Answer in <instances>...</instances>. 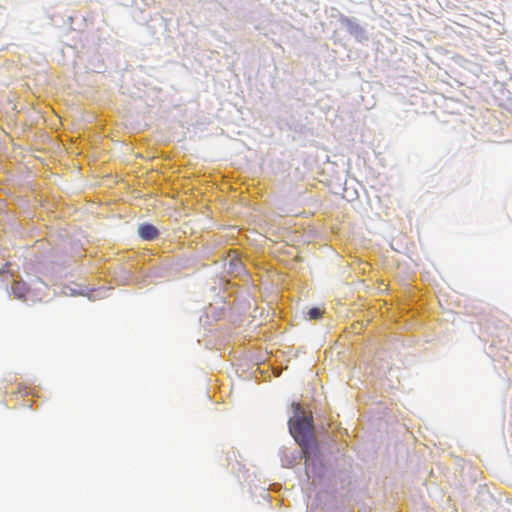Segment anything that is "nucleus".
<instances>
[{
  "label": "nucleus",
  "instance_id": "1",
  "mask_svg": "<svg viewBox=\"0 0 512 512\" xmlns=\"http://www.w3.org/2000/svg\"><path fill=\"white\" fill-rule=\"evenodd\" d=\"M293 407L296 418L289 421L290 433L301 447L305 465L308 467L309 462L318 452V445L313 434L312 417L300 415L303 413V409L299 403H293Z\"/></svg>",
  "mask_w": 512,
  "mask_h": 512
},
{
  "label": "nucleus",
  "instance_id": "2",
  "mask_svg": "<svg viewBox=\"0 0 512 512\" xmlns=\"http://www.w3.org/2000/svg\"><path fill=\"white\" fill-rule=\"evenodd\" d=\"M138 233L143 240H153L158 236L157 228L151 224H142Z\"/></svg>",
  "mask_w": 512,
  "mask_h": 512
},
{
  "label": "nucleus",
  "instance_id": "3",
  "mask_svg": "<svg viewBox=\"0 0 512 512\" xmlns=\"http://www.w3.org/2000/svg\"><path fill=\"white\" fill-rule=\"evenodd\" d=\"M324 314V308L321 307H313L308 310L307 315L311 320L320 319Z\"/></svg>",
  "mask_w": 512,
  "mask_h": 512
},
{
  "label": "nucleus",
  "instance_id": "4",
  "mask_svg": "<svg viewBox=\"0 0 512 512\" xmlns=\"http://www.w3.org/2000/svg\"><path fill=\"white\" fill-rule=\"evenodd\" d=\"M230 259H229V270L230 272L234 273V272H239L241 270V261L233 256L231 257L229 255Z\"/></svg>",
  "mask_w": 512,
  "mask_h": 512
}]
</instances>
